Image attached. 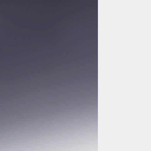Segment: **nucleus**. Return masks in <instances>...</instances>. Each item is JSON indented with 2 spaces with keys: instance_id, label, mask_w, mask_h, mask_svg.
I'll list each match as a JSON object with an SVG mask.
<instances>
[{
  "instance_id": "f257e3e1",
  "label": "nucleus",
  "mask_w": 151,
  "mask_h": 151,
  "mask_svg": "<svg viewBox=\"0 0 151 151\" xmlns=\"http://www.w3.org/2000/svg\"><path fill=\"white\" fill-rule=\"evenodd\" d=\"M89 4L87 11L90 12L88 21L90 23L88 32L92 35L88 40L93 42H98V0H88Z\"/></svg>"
}]
</instances>
